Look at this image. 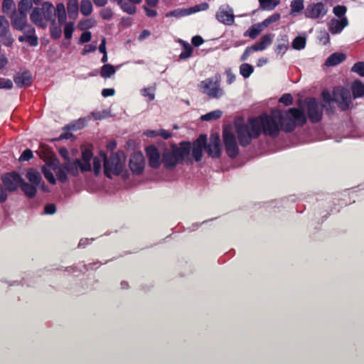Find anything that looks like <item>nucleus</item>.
I'll use <instances>...</instances> for the list:
<instances>
[{"mask_svg":"<svg viewBox=\"0 0 364 364\" xmlns=\"http://www.w3.org/2000/svg\"><path fill=\"white\" fill-rule=\"evenodd\" d=\"M191 143L182 141L179 146L174 143L170 144V148L166 147L161 153V162L167 171H173L177 165L182 164L191 153Z\"/></svg>","mask_w":364,"mask_h":364,"instance_id":"nucleus-1","label":"nucleus"},{"mask_svg":"<svg viewBox=\"0 0 364 364\" xmlns=\"http://www.w3.org/2000/svg\"><path fill=\"white\" fill-rule=\"evenodd\" d=\"M272 114L280 123L281 129L286 133H291L297 127H304L307 117L302 109L291 107L288 110L273 109Z\"/></svg>","mask_w":364,"mask_h":364,"instance_id":"nucleus-2","label":"nucleus"},{"mask_svg":"<svg viewBox=\"0 0 364 364\" xmlns=\"http://www.w3.org/2000/svg\"><path fill=\"white\" fill-rule=\"evenodd\" d=\"M262 132L259 116L250 117L247 124L240 125L236 127V133L239 144L242 147L250 145L252 140L258 138Z\"/></svg>","mask_w":364,"mask_h":364,"instance_id":"nucleus-3","label":"nucleus"},{"mask_svg":"<svg viewBox=\"0 0 364 364\" xmlns=\"http://www.w3.org/2000/svg\"><path fill=\"white\" fill-rule=\"evenodd\" d=\"M30 19L34 24L42 28H46L48 21L54 24L55 9L53 4L49 1H44L41 8L36 7L33 9Z\"/></svg>","mask_w":364,"mask_h":364,"instance_id":"nucleus-4","label":"nucleus"},{"mask_svg":"<svg viewBox=\"0 0 364 364\" xmlns=\"http://www.w3.org/2000/svg\"><path fill=\"white\" fill-rule=\"evenodd\" d=\"M103 156L105 175L109 178H112V175L119 176L123 170L122 157L124 156V152L119 151L112 153L109 158L103 154Z\"/></svg>","mask_w":364,"mask_h":364,"instance_id":"nucleus-5","label":"nucleus"},{"mask_svg":"<svg viewBox=\"0 0 364 364\" xmlns=\"http://www.w3.org/2000/svg\"><path fill=\"white\" fill-rule=\"evenodd\" d=\"M199 89L210 98L218 99L224 95L220 87V76L216 75L213 78H207L200 82Z\"/></svg>","mask_w":364,"mask_h":364,"instance_id":"nucleus-6","label":"nucleus"},{"mask_svg":"<svg viewBox=\"0 0 364 364\" xmlns=\"http://www.w3.org/2000/svg\"><path fill=\"white\" fill-rule=\"evenodd\" d=\"M272 114V112L271 113ZM259 119L262 124V133L264 135L275 138L279 136L281 129L279 122L277 120L273 114L269 115L267 113H263L259 115Z\"/></svg>","mask_w":364,"mask_h":364,"instance_id":"nucleus-7","label":"nucleus"},{"mask_svg":"<svg viewBox=\"0 0 364 364\" xmlns=\"http://www.w3.org/2000/svg\"><path fill=\"white\" fill-rule=\"evenodd\" d=\"M307 119L312 123L320 122L323 118V109L315 97H306L304 100Z\"/></svg>","mask_w":364,"mask_h":364,"instance_id":"nucleus-8","label":"nucleus"},{"mask_svg":"<svg viewBox=\"0 0 364 364\" xmlns=\"http://www.w3.org/2000/svg\"><path fill=\"white\" fill-rule=\"evenodd\" d=\"M223 139L227 155L235 159L239 154V148L235 134L228 129L223 130Z\"/></svg>","mask_w":364,"mask_h":364,"instance_id":"nucleus-9","label":"nucleus"},{"mask_svg":"<svg viewBox=\"0 0 364 364\" xmlns=\"http://www.w3.org/2000/svg\"><path fill=\"white\" fill-rule=\"evenodd\" d=\"M333 101L338 104L342 111L348 109L351 103V96L349 90L340 86L334 87Z\"/></svg>","mask_w":364,"mask_h":364,"instance_id":"nucleus-10","label":"nucleus"},{"mask_svg":"<svg viewBox=\"0 0 364 364\" xmlns=\"http://www.w3.org/2000/svg\"><path fill=\"white\" fill-rule=\"evenodd\" d=\"M272 43V38L271 34H265L260 38L259 41L256 42L251 46L245 48L243 53L240 57L241 61H245L248 59L250 54L253 52H258L264 50Z\"/></svg>","mask_w":364,"mask_h":364,"instance_id":"nucleus-11","label":"nucleus"},{"mask_svg":"<svg viewBox=\"0 0 364 364\" xmlns=\"http://www.w3.org/2000/svg\"><path fill=\"white\" fill-rule=\"evenodd\" d=\"M1 179L5 190L9 192L16 191L20 186L21 182H22L21 176L16 171L3 174Z\"/></svg>","mask_w":364,"mask_h":364,"instance_id":"nucleus-12","label":"nucleus"},{"mask_svg":"<svg viewBox=\"0 0 364 364\" xmlns=\"http://www.w3.org/2000/svg\"><path fill=\"white\" fill-rule=\"evenodd\" d=\"M327 8L323 2L310 3L304 11L306 18L316 19L323 18L327 14Z\"/></svg>","mask_w":364,"mask_h":364,"instance_id":"nucleus-13","label":"nucleus"},{"mask_svg":"<svg viewBox=\"0 0 364 364\" xmlns=\"http://www.w3.org/2000/svg\"><path fill=\"white\" fill-rule=\"evenodd\" d=\"M205 151L208 156L218 159L221 156L222 147L220 139L218 134H213L210 137V142L206 144Z\"/></svg>","mask_w":364,"mask_h":364,"instance_id":"nucleus-14","label":"nucleus"},{"mask_svg":"<svg viewBox=\"0 0 364 364\" xmlns=\"http://www.w3.org/2000/svg\"><path fill=\"white\" fill-rule=\"evenodd\" d=\"M207 135L200 134L191 144V151L196 161L200 162L203 158V150H205Z\"/></svg>","mask_w":364,"mask_h":364,"instance_id":"nucleus-15","label":"nucleus"},{"mask_svg":"<svg viewBox=\"0 0 364 364\" xmlns=\"http://www.w3.org/2000/svg\"><path fill=\"white\" fill-rule=\"evenodd\" d=\"M144 166L145 158L141 152H135L131 155L129 166L134 174H141L144 171Z\"/></svg>","mask_w":364,"mask_h":364,"instance_id":"nucleus-16","label":"nucleus"},{"mask_svg":"<svg viewBox=\"0 0 364 364\" xmlns=\"http://www.w3.org/2000/svg\"><path fill=\"white\" fill-rule=\"evenodd\" d=\"M149 166L154 169L159 168L162 164L161 154L154 145H149L145 149Z\"/></svg>","mask_w":364,"mask_h":364,"instance_id":"nucleus-17","label":"nucleus"},{"mask_svg":"<svg viewBox=\"0 0 364 364\" xmlns=\"http://www.w3.org/2000/svg\"><path fill=\"white\" fill-rule=\"evenodd\" d=\"M13 28L17 31H23L28 28L27 14L14 10L10 16Z\"/></svg>","mask_w":364,"mask_h":364,"instance_id":"nucleus-18","label":"nucleus"},{"mask_svg":"<svg viewBox=\"0 0 364 364\" xmlns=\"http://www.w3.org/2000/svg\"><path fill=\"white\" fill-rule=\"evenodd\" d=\"M14 81L18 87H27L31 85L33 77L28 70L18 73L14 76Z\"/></svg>","mask_w":364,"mask_h":364,"instance_id":"nucleus-19","label":"nucleus"},{"mask_svg":"<svg viewBox=\"0 0 364 364\" xmlns=\"http://www.w3.org/2000/svg\"><path fill=\"white\" fill-rule=\"evenodd\" d=\"M348 25V21L346 17L340 19L333 18L329 22L328 30L332 34H338Z\"/></svg>","mask_w":364,"mask_h":364,"instance_id":"nucleus-20","label":"nucleus"},{"mask_svg":"<svg viewBox=\"0 0 364 364\" xmlns=\"http://www.w3.org/2000/svg\"><path fill=\"white\" fill-rule=\"evenodd\" d=\"M64 165V168L68 171V173L74 177H77L79 176L80 171H81L82 167V161L79 159H76L74 161H68V162H65L63 164Z\"/></svg>","mask_w":364,"mask_h":364,"instance_id":"nucleus-21","label":"nucleus"},{"mask_svg":"<svg viewBox=\"0 0 364 364\" xmlns=\"http://www.w3.org/2000/svg\"><path fill=\"white\" fill-rule=\"evenodd\" d=\"M215 16L219 22L225 25H232L235 21V16L232 9L228 11L227 10L220 9Z\"/></svg>","mask_w":364,"mask_h":364,"instance_id":"nucleus-22","label":"nucleus"},{"mask_svg":"<svg viewBox=\"0 0 364 364\" xmlns=\"http://www.w3.org/2000/svg\"><path fill=\"white\" fill-rule=\"evenodd\" d=\"M93 156V154L91 150L85 149L82 151V167L81 172L90 171L92 169L90 160Z\"/></svg>","mask_w":364,"mask_h":364,"instance_id":"nucleus-23","label":"nucleus"},{"mask_svg":"<svg viewBox=\"0 0 364 364\" xmlns=\"http://www.w3.org/2000/svg\"><path fill=\"white\" fill-rule=\"evenodd\" d=\"M346 58V55L343 53H333L326 59L325 65L326 66H335L344 61Z\"/></svg>","mask_w":364,"mask_h":364,"instance_id":"nucleus-24","label":"nucleus"},{"mask_svg":"<svg viewBox=\"0 0 364 364\" xmlns=\"http://www.w3.org/2000/svg\"><path fill=\"white\" fill-rule=\"evenodd\" d=\"M264 27L262 23L253 24L245 33L244 36L250 37L251 39H255L260 33L264 30Z\"/></svg>","mask_w":364,"mask_h":364,"instance_id":"nucleus-25","label":"nucleus"},{"mask_svg":"<svg viewBox=\"0 0 364 364\" xmlns=\"http://www.w3.org/2000/svg\"><path fill=\"white\" fill-rule=\"evenodd\" d=\"M26 178L33 185L38 186L42 181L41 173L34 168H28L26 172Z\"/></svg>","mask_w":364,"mask_h":364,"instance_id":"nucleus-26","label":"nucleus"},{"mask_svg":"<svg viewBox=\"0 0 364 364\" xmlns=\"http://www.w3.org/2000/svg\"><path fill=\"white\" fill-rule=\"evenodd\" d=\"M36 185L32 183L29 184L24 181L22 178V182H21L20 187L21 191L24 193V194L29 198H33L36 194Z\"/></svg>","mask_w":364,"mask_h":364,"instance_id":"nucleus-27","label":"nucleus"},{"mask_svg":"<svg viewBox=\"0 0 364 364\" xmlns=\"http://www.w3.org/2000/svg\"><path fill=\"white\" fill-rule=\"evenodd\" d=\"M35 28L32 26H28V28L25 30V33H26V42L31 46H36L38 44V38L35 34Z\"/></svg>","mask_w":364,"mask_h":364,"instance_id":"nucleus-28","label":"nucleus"},{"mask_svg":"<svg viewBox=\"0 0 364 364\" xmlns=\"http://www.w3.org/2000/svg\"><path fill=\"white\" fill-rule=\"evenodd\" d=\"M67 10L70 18L75 19L79 11V4L77 0H68L67 3Z\"/></svg>","mask_w":364,"mask_h":364,"instance_id":"nucleus-29","label":"nucleus"},{"mask_svg":"<svg viewBox=\"0 0 364 364\" xmlns=\"http://www.w3.org/2000/svg\"><path fill=\"white\" fill-rule=\"evenodd\" d=\"M56 16L58 17V20L60 24L66 23L67 14L65 5L63 3H58L56 5L55 17Z\"/></svg>","mask_w":364,"mask_h":364,"instance_id":"nucleus-30","label":"nucleus"},{"mask_svg":"<svg viewBox=\"0 0 364 364\" xmlns=\"http://www.w3.org/2000/svg\"><path fill=\"white\" fill-rule=\"evenodd\" d=\"M352 92L354 98L364 96V84L358 80L354 81L352 85Z\"/></svg>","mask_w":364,"mask_h":364,"instance_id":"nucleus-31","label":"nucleus"},{"mask_svg":"<svg viewBox=\"0 0 364 364\" xmlns=\"http://www.w3.org/2000/svg\"><path fill=\"white\" fill-rule=\"evenodd\" d=\"M81 14L85 16H90L92 11L93 6L90 0H82L80 5Z\"/></svg>","mask_w":364,"mask_h":364,"instance_id":"nucleus-32","label":"nucleus"},{"mask_svg":"<svg viewBox=\"0 0 364 364\" xmlns=\"http://www.w3.org/2000/svg\"><path fill=\"white\" fill-rule=\"evenodd\" d=\"M116 73V69L114 65L111 64H105L102 66L100 70V75L103 78L110 77Z\"/></svg>","mask_w":364,"mask_h":364,"instance_id":"nucleus-33","label":"nucleus"},{"mask_svg":"<svg viewBox=\"0 0 364 364\" xmlns=\"http://www.w3.org/2000/svg\"><path fill=\"white\" fill-rule=\"evenodd\" d=\"M181 43L183 46V50L179 55L180 58L181 59H187V58H190L192 55V53L193 51V48L188 43H187L184 41L181 40Z\"/></svg>","mask_w":364,"mask_h":364,"instance_id":"nucleus-34","label":"nucleus"},{"mask_svg":"<svg viewBox=\"0 0 364 364\" xmlns=\"http://www.w3.org/2000/svg\"><path fill=\"white\" fill-rule=\"evenodd\" d=\"M54 171H55L56 176L58 180L61 183H65L68 181V171L65 169L64 165L62 164L59 168L54 167Z\"/></svg>","mask_w":364,"mask_h":364,"instance_id":"nucleus-35","label":"nucleus"},{"mask_svg":"<svg viewBox=\"0 0 364 364\" xmlns=\"http://www.w3.org/2000/svg\"><path fill=\"white\" fill-rule=\"evenodd\" d=\"M191 15L189 8L188 9H177L169 11L166 14V17H183Z\"/></svg>","mask_w":364,"mask_h":364,"instance_id":"nucleus-36","label":"nucleus"},{"mask_svg":"<svg viewBox=\"0 0 364 364\" xmlns=\"http://www.w3.org/2000/svg\"><path fill=\"white\" fill-rule=\"evenodd\" d=\"M223 115V112L217 109L212 112H210L200 117V119L202 121H211L216 120L220 119Z\"/></svg>","mask_w":364,"mask_h":364,"instance_id":"nucleus-37","label":"nucleus"},{"mask_svg":"<svg viewBox=\"0 0 364 364\" xmlns=\"http://www.w3.org/2000/svg\"><path fill=\"white\" fill-rule=\"evenodd\" d=\"M259 3L260 9L267 11L273 10L279 4L275 0H259Z\"/></svg>","mask_w":364,"mask_h":364,"instance_id":"nucleus-38","label":"nucleus"},{"mask_svg":"<svg viewBox=\"0 0 364 364\" xmlns=\"http://www.w3.org/2000/svg\"><path fill=\"white\" fill-rule=\"evenodd\" d=\"M253 72L254 67L249 63H243L240 66V73L245 78H248Z\"/></svg>","mask_w":364,"mask_h":364,"instance_id":"nucleus-39","label":"nucleus"},{"mask_svg":"<svg viewBox=\"0 0 364 364\" xmlns=\"http://www.w3.org/2000/svg\"><path fill=\"white\" fill-rule=\"evenodd\" d=\"M291 14L298 13L304 10V0H293L291 2Z\"/></svg>","mask_w":364,"mask_h":364,"instance_id":"nucleus-40","label":"nucleus"},{"mask_svg":"<svg viewBox=\"0 0 364 364\" xmlns=\"http://www.w3.org/2000/svg\"><path fill=\"white\" fill-rule=\"evenodd\" d=\"M32 7L31 0H21L18 4V12L27 14L28 11Z\"/></svg>","mask_w":364,"mask_h":364,"instance_id":"nucleus-41","label":"nucleus"},{"mask_svg":"<svg viewBox=\"0 0 364 364\" xmlns=\"http://www.w3.org/2000/svg\"><path fill=\"white\" fill-rule=\"evenodd\" d=\"M306 38L302 36L296 37L292 42V47L296 50H301L306 46Z\"/></svg>","mask_w":364,"mask_h":364,"instance_id":"nucleus-42","label":"nucleus"},{"mask_svg":"<svg viewBox=\"0 0 364 364\" xmlns=\"http://www.w3.org/2000/svg\"><path fill=\"white\" fill-rule=\"evenodd\" d=\"M9 32V22L4 16H0V36H5Z\"/></svg>","mask_w":364,"mask_h":364,"instance_id":"nucleus-43","label":"nucleus"},{"mask_svg":"<svg viewBox=\"0 0 364 364\" xmlns=\"http://www.w3.org/2000/svg\"><path fill=\"white\" fill-rule=\"evenodd\" d=\"M118 5L120 6L123 11L130 15L134 14L136 11V7L134 5H132L127 2H124L123 0L122 1V3L119 4Z\"/></svg>","mask_w":364,"mask_h":364,"instance_id":"nucleus-44","label":"nucleus"},{"mask_svg":"<svg viewBox=\"0 0 364 364\" xmlns=\"http://www.w3.org/2000/svg\"><path fill=\"white\" fill-rule=\"evenodd\" d=\"M347 11V7L343 5H338L333 7V13L337 17L342 18L346 17L345 14Z\"/></svg>","mask_w":364,"mask_h":364,"instance_id":"nucleus-45","label":"nucleus"},{"mask_svg":"<svg viewBox=\"0 0 364 364\" xmlns=\"http://www.w3.org/2000/svg\"><path fill=\"white\" fill-rule=\"evenodd\" d=\"M15 8V4L13 0H4L2 3L3 13L8 14Z\"/></svg>","mask_w":364,"mask_h":364,"instance_id":"nucleus-46","label":"nucleus"},{"mask_svg":"<svg viewBox=\"0 0 364 364\" xmlns=\"http://www.w3.org/2000/svg\"><path fill=\"white\" fill-rule=\"evenodd\" d=\"M42 173H43L44 177L48 180V181L50 183L53 185H55L56 183V179L53 173L46 166L42 167Z\"/></svg>","mask_w":364,"mask_h":364,"instance_id":"nucleus-47","label":"nucleus"},{"mask_svg":"<svg viewBox=\"0 0 364 364\" xmlns=\"http://www.w3.org/2000/svg\"><path fill=\"white\" fill-rule=\"evenodd\" d=\"M75 30L74 23L68 22L65 24L64 28V36L66 39L69 40L73 36V33Z\"/></svg>","mask_w":364,"mask_h":364,"instance_id":"nucleus-48","label":"nucleus"},{"mask_svg":"<svg viewBox=\"0 0 364 364\" xmlns=\"http://www.w3.org/2000/svg\"><path fill=\"white\" fill-rule=\"evenodd\" d=\"M209 8V4L206 2H203L194 6L190 7L189 11L190 14H193L198 11H206Z\"/></svg>","mask_w":364,"mask_h":364,"instance_id":"nucleus-49","label":"nucleus"},{"mask_svg":"<svg viewBox=\"0 0 364 364\" xmlns=\"http://www.w3.org/2000/svg\"><path fill=\"white\" fill-rule=\"evenodd\" d=\"M351 71L364 77V62L355 63L351 68Z\"/></svg>","mask_w":364,"mask_h":364,"instance_id":"nucleus-50","label":"nucleus"},{"mask_svg":"<svg viewBox=\"0 0 364 364\" xmlns=\"http://www.w3.org/2000/svg\"><path fill=\"white\" fill-rule=\"evenodd\" d=\"M100 16L102 19L109 21L113 16V11L110 8L106 7L100 11Z\"/></svg>","mask_w":364,"mask_h":364,"instance_id":"nucleus-51","label":"nucleus"},{"mask_svg":"<svg viewBox=\"0 0 364 364\" xmlns=\"http://www.w3.org/2000/svg\"><path fill=\"white\" fill-rule=\"evenodd\" d=\"M154 91V87H145L141 90V95L144 97H148L149 101H152L155 97Z\"/></svg>","mask_w":364,"mask_h":364,"instance_id":"nucleus-52","label":"nucleus"},{"mask_svg":"<svg viewBox=\"0 0 364 364\" xmlns=\"http://www.w3.org/2000/svg\"><path fill=\"white\" fill-rule=\"evenodd\" d=\"M280 18V14H274L273 15L269 16L266 19H264L262 24L264 28L267 27L269 25H270L272 23H274L277 21Z\"/></svg>","mask_w":364,"mask_h":364,"instance_id":"nucleus-53","label":"nucleus"},{"mask_svg":"<svg viewBox=\"0 0 364 364\" xmlns=\"http://www.w3.org/2000/svg\"><path fill=\"white\" fill-rule=\"evenodd\" d=\"M279 102L284 104L286 106H289L293 104V97L289 93L284 94L279 100Z\"/></svg>","mask_w":364,"mask_h":364,"instance_id":"nucleus-54","label":"nucleus"},{"mask_svg":"<svg viewBox=\"0 0 364 364\" xmlns=\"http://www.w3.org/2000/svg\"><path fill=\"white\" fill-rule=\"evenodd\" d=\"M50 31L51 38L55 40L60 38L62 35V30L60 26H53L50 27Z\"/></svg>","mask_w":364,"mask_h":364,"instance_id":"nucleus-55","label":"nucleus"},{"mask_svg":"<svg viewBox=\"0 0 364 364\" xmlns=\"http://www.w3.org/2000/svg\"><path fill=\"white\" fill-rule=\"evenodd\" d=\"M33 157V154L32 151L31 149H26L22 152V154L19 158V161H29L30 159H31Z\"/></svg>","mask_w":364,"mask_h":364,"instance_id":"nucleus-56","label":"nucleus"},{"mask_svg":"<svg viewBox=\"0 0 364 364\" xmlns=\"http://www.w3.org/2000/svg\"><path fill=\"white\" fill-rule=\"evenodd\" d=\"M0 37L1 38L3 44L7 47L11 46L14 43V38L9 32L5 34V36H0Z\"/></svg>","mask_w":364,"mask_h":364,"instance_id":"nucleus-57","label":"nucleus"},{"mask_svg":"<svg viewBox=\"0 0 364 364\" xmlns=\"http://www.w3.org/2000/svg\"><path fill=\"white\" fill-rule=\"evenodd\" d=\"M13 87V82L10 79L1 78L0 88L11 90Z\"/></svg>","mask_w":364,"mask_h":364,"instance_id":"nucleus-58","label":"nucleus"},{"mask_svg":"<svg viewBox=\"0 0 364 364\" xmlns=\"http://www.w3.org/2000/svg\"><path fill=\"white\" fill-rule=\"evenodd\" d=\"M101 161L97 157L93 159V171L95 176H98L101 171Z\"/></svg>","mask_w":364,"mask_h":364,"instance_id":"nucleus-59","label":"nucleus"},{"mask_svg":"<svg viewBox=\"0 0 364 364\" xmlns=\"http://www.w3.org/2000/svg\"><path fill=\"white\" fill-rule=\"evenodd\" d=\"M97 49V43H91L89 45H86L84 48L82 49L81 53L83 55H87V53H92L95 51Z\"/></svg>","mask_w":364,"mask_h":364,"instance_id":"nucleus-60","label":"nucleus"},{"mask_svg":"<svg viewBox=\"0 0 364 364\" xmlns=\"http://www.w3.org/2000/svg\"><path fill=\"white\" fill-rule=\"evenodd\" d=\"M92 38V33L90 31H84L81 35L80 38V43H88L91 41Z\"/></svg>","mask_w":364,"mask_h":364,"instance_id":"nucleus-61","label":"nucleus"},{"mask_svg":"<svg viewBox=\"0 0 364 364\" xmlns=\"http://www.w3.org/2000/svg\"><path fill=\"white\" fill-rule=\"evenodd\" d=\"M57 210L56 205L53 203L46 205L44 208V213L48 215L54 214Z\"/></svg>","mask_w":364,"mask_h":364,"instance_id":"nucleus-62","label":"nucleus"},{"mask_svg":"<svg viewBox=\"0 0 364 364\" xmlns=\"http://www.w3.org/2000/svg\"><path fill=\"white\" fill-rule=\"evenodd\" d=\"M191 43L195 47H198L204 43V40L200 36H195L192 38Z\"/></svg>","mask_w":364,"mask_h":364,"instance_id":"nucleus-63","label":"nucleus"},{"mask_svg":"<svg viewBox=\"0 0 364 364\" xmlns=\"http://www.w3.org/2000/svg\"><path fill=\"white\" fill-rule=\"evenodd\" d=\"M59 154L62 156V158H63L65 162H68V161L70 160V156H69L68 150L66 148H65V147L60 148L59 149Z\"/></svg>","mask_w":364,"mask_h":364,"instance_id":"nucleus-64","label":"nucleus"}]
</instances>
